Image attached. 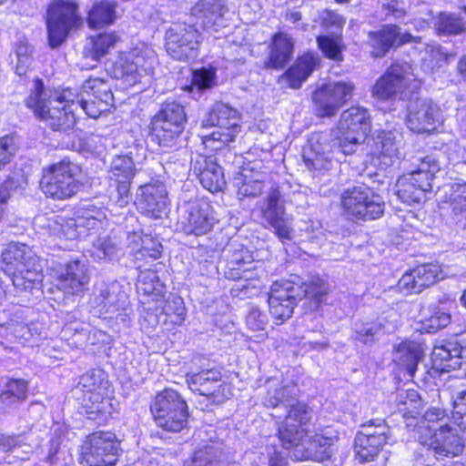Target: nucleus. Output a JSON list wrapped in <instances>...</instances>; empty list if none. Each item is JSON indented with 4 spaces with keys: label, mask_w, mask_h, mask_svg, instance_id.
<instances>
[{
    "label": "nucleus",
    "mask_w": 466,
    "mask_h": 466,
    "mask_svg": "<svg viewBox=\"0 0 466 466\" xmlns=\"http://www.w3.org/2000/svg\"><path fill=\"white\" fill-rule=\"evenodd\" d=\"M354 85L350 81L329 82L316 89L312 101L317 116H333L339 109L349 101L354 91Z\"/></svg>",
    "instance_id": "f8f14e48"
},
{
    "label": "nucleus",
    "mask_w": 466,
    "mask_h": 466,
    "mask_svg": "<svg viewBox=\"0 0 466 466\" xmlns=\"http://www.w3.org/2000/svg\"><path fill=\"white\" fill-rule=\"evenodd\" d=\"M77 5L72 1L54 2L47 11L48 43L52 48L59 46L68 32L76 24Z\"/></svg>",
    "instance_id": "ddd939ff"
},
{
    "label": "nucleus",
    "mask_w": 466,
    "mask_h": 466,
    "mask_svg": "<svg viewBox=\"0 0 466 466\" xmlns=\"http://www.w3.org/2000/svg\"><path fill=\"white\" fill-rule=\"evenodd\" d=\"M216 84V71L212 67L196 69L192 75V85L200 90L209 89Z\"/></svg>",
    "instance_id": "052dcab7"
},
{
    "label": "nucleus",
    "mask_w": 466,
    "mask_h": 466,
    "mask_svg": "<svg viewBox=\"0 0 466 466\" xmlns=\"http://www.w3.org/2000/svg\"><path fill=\"white\" fill-rule=\"evenodd\" d=\"M285 409H288V414L283 423L289 427L304 429L310 420L311 410L304 403L293 401Z\"/></svg>",
    "instance_id": "de8ad7c7"
},
{
    "label": "nucleus",
    "mask_w": 466,
    "mask_h": 466,
    "mask_svg": "<svg viewBox=\"0 0 466 466\" xmlns=\"http://www.w3.org/2000/svg\"><path fill=\"white\" fill-rule=\"evenodd\" d=\"M128 304L127 293L116 281L96 285L90 300L92 312L98 317L108 315L112 318L113 315L126 310Z\"/></svg>",
    "instance_id": "2eb2a0df"
},
{
    "label": "nucleus",
    "mask_w": 466,
    "mask_h": 466,
    "mask_svg": "<svg viewBox=\"0 0 466 466\" xmlns=\"http://www.w3.org/2000/svg\"><path fill=\"white\" fill-rule=\"evenodd\" d=\"M370 433H358L355 438V457L360 462H368L374 460L385 445L381 437L371 438Z\"/></svg>",
    "instance_id": "a19ab883"
},
{
    "label": "nucleus",
    "mask_w": 466,
    "mask_h": 466,
    "mask_svg": "<svg viewBox=\"0 0 466 466\" xmlns=\"http://www.w3.org/2000/svg\"><path fill=\"white\" fill-rule=\"evenodd\" d=\"M163 312L169 318L171 323L180 325L184 321L186 315V309L182 299L174 297L172 299L167 300Z\"/></svg>",
    "instance_id": "bf43d9fd"
},
{
    "label": "nucleus",
    "mask_w": 466,
    "mask_h": 466,
    "mask_svg": "<svg viewBox=\"0 0 466 466\" xmlns=\"http://www.w3.org/2000/svg\"><path fill=\"white\" fill-rule=\"evenodd\" d=\"M294 43L286 34H277L272 42L270 56L266 63L267 67L283 68L293 54Z\"/></svg>",
    "instance_id": "e433bc0d"
},
{
    "label": "nucleus",
    "mask_w": 466,
    "mask_h": 466,
    "mask_svg": "<svg viewBox=\"0 0 466 466\" xmlns=\"http://www.w3.org/2000/svg\"><path fill=\"white\" fill-rule=\"evenodd\" d=\"M239 115L228 104L216 103L202 120V127H216L218 129L209 135H202V143L210 151L223 148L234 141L240 132Z\"/></svg>",
    "instance_id": "39448f33"
},
{
    "label": "nucleus",
    "mask_w": 466,
    "mask_h": 466,
    "mask_svg": "<svg viewBox=\"0 0 466 466\" xmlns=\"http://www.w3.org/2000/svg\"><path fill=\"white\" fill-rule=\"evenodd\" d=\"M187 383L193 392L209 396L215 392L221 373L216 369H205L198 372H189L186 376Z\"/></svg>",
    "instance_id": "72a5a7b5"
},
{
    "label": "nucleus",
    "mask_w": 466,
    "mask_h": 466,
    "mask_svg": "<svg viewBox=\"0 0 466 466\" xmlns=\"http://www.w3.org/2000/svg\"><path fill=\"white\" fill-rule=\"evenodd\" d=\"M268 324V319L265 312L258 307H250L246 316V325L253 331L265 330Z\"/></svg>",
    "instance_id": "338daca9"
},
{
    "label": "nucleus",
    "mask_w": 466,
    "mask_h": 466,
    "mask_svg": "<svg viewBox=\"0 0 466 466\" xmlns=\"http://www.w3.org/2000/svg\"><path fill=\"white\" fill-rule=\"evenodd\" d=\"M449 204V220L451 223L466 228V183H454L445 193Z\"/></svg>",
    "instance_id": "2f4dec72"
},
{
    "label": "nucleus",
    "mask_w": 466,
    "mask_h": 466,
    "mask_svg": "<svg viewBox=\"0 0 466 466\" xmlns=\"http://www.w3.org/2000/svg\"><path fill=\"white\" fill-rule=\"evenodd\" d=\"M137 205L138 209L154 218H161L167 205V193L163 183L154 182L139 187Z\"/></svg>",
    "instance_id": "5701e85b"
},
{
    "label": "nucleus",
    "mask_w": 466,
    "mask_h": 466,
    "mask_svg": "<svg viewBox=\"0 0 466 466\" xmlns=\"http://www.w3.org/2000/svg\"><path fill=\"white\" fill-rule=\"evenodd\" d=\"M359 433H370V437H381L384 439V443H393L396 440L393 438L390 427L386 424L384 420L376 419L370 420L362 425V431Z\"/></svg>",
    "instance_id": "6e6d98bb"
},
{
    "label": "nucleus",
    "mask_w": 466,
    "mask_h": 466,
    "mask_svg": "<svg viewBox=\"0 0 466 466\" xmlns=\"http://www.w3.org/2000/svg\"><path fill=\"white\" fill-rule=\"evenodd\" d=\"M135 175V166L128 156H117L113 158L110 167V178L130 181Z\"/></svg>",
    "instance_id": "3c124183"
},
{
    "label": "nucleus",
    "mask_w": 466,
    "mask_h": 466,
    "mask_svg": "<svg viewBox=\"0 0 466 466\" xmlns=\"http://www.w3.org/2000/svg\"><path fill=\"white\" fill-rule=\"evenodd\" d=\"M370 128V116L366 108L351 106L343 111L335 130L309 135L302 151L306 167L313 176L325 174L331 168L334 149L344 155L354 153Z\"/></svg>",
    "instance_id": "f257e3e1"
},
{
    "label": "nucleus",
    "mask_w": 466,
    "mask_h": 466,
    "mask_svg": "<svg viewBox=\"0 0 466 466\" xmlns=\"http://www.w3.org/2000/svg\"><path fill=\"white\" fill-rule=\"evenodd\" d=\"M442 279V270L435 263L423 264L406 272L399 280V289L405 293H420L426 288Z\"/></svg>",
    "instance_id": "412c9836"
},
{
    "label": "nucleus",
    "mask_w": 466,
    "mask_h": 466,
    "mask_svg": "<svg viewBox=\"0 0 466 466\" xmlns=\"http://www.w3.org/2000/svg\"><path fill=\"white\" fill-rule=\"evenodd\" d=\"M25 103L37 118L46 122L55 131H68L76 123L78 104H76L75 92L70 88L57 93L46 88L43 81L36 78Z\"/></svg>",
    "instance_id": "f03ea898"
},
{
    "label": "nucleus",
    "mask_w": 466,
    "mask_h": 466,
    "mask_svg": "<svg viewBox=\"0 0 466 466\" xmlns=\"http://www.w3.org/2000/svg\"><path fill=\"white\" fill-rule=\"evenodd\" d=\"M192 170L201 185L211 192L221 191L226 185L221 167L212 157L198 155L192 159Z\"/></svg>",
    "instance_id": "b1692460"
},
{
    "label": "nucleus",
    "mask_w": 466,
    "mask_h": 466,
    "mask_svg": "<svg viewBox=\"0 0 466 466\" xmlns=\"http://www.w3.org/2000/svg\"><path fill=\"white\" fill-rule=\"evenodd\" d=\"M267 175L252 173L251 169L244 167L240 177L237 178L238 196L240 198H255L261 194Z\"/></svg>",
    "instance_id": "ea45409f"
},
{
    "label": "nucleus",
    "mask_w": 466,
    "mask_h": 466,
    "mask_svg": "<svg viewBox=\"0 0 466 466\" xmlns=\"http://www.w3.org/2000/svg\"><path fill=\"white\" fill-rule=\"evenodd\" d=\"M444 419V411L439 408L429 409L416 427V432L420 442L428 443L429 438L439 431Z\"/></svg>",
    "instance_id": "c03bdc74"
},
{
    "label": "nucleus",
    "mask_w": 466,
    "mask_h": 466,
    "mask_svg": "<svg viewBox=\"0 0 466 466\" xmlns=\"http://www.w3.org/2000/svg\"><path fill=\"white\" fill-rule=\"evenodd\" d=\"M92 256L96 259L111 261L117 258L121 254L119 243L112 238H99L93 244Z\"/></svg>",
    "instance_id": "49530a36"
},
{
    "label": "nucleus",
    "mask_w": 466,
    "mask_h": 466,
    "mask_svg": "<svg viewBox=\"0 0 466 466\" xmlns=\"http://www.w3.org/2000/svg\"><path fill=\"white\" fill-rule=\"evenodd\" d=\"M463 349L457 340H444L434 346L431 355L432 359L441 362L449 361L452 359L461 358Z\"/></svg>",
    "instance_id": "603ef678"
},
{
    "label": "nucleus",
    "mask_w": 466,
    "mask_h": 466,
    "mask_svg": "<svg viewBox=\"0 0 466 466\" xmlns=\"http://www.w3.org/2000/svg\"><path fill=\"white\" fill-rule=\"evenodd\" d=\"M81 167L67 157L43 169L40 187L51 198L64 200L72 198L80 187Z\"/></svg>",
    "instance_id": "423d86ee"
},
{
    "label": "nucleus",
    "mask_w": 466,
    "mask_h": 466,
    "mask_svg": "<svg viewBox=\"0 0 466 466\" xmlns=\"http://www.w3.org/2000/svg\"><path fill=\"white\" fill-rule=\"evenodd\" d=\"M119 37L114 32L99 34L87 39L83 55L86 58L98 61L114 48Z\"/></svg>",
    "instance_id": "4c0bfd02"
},
{
    "label": "nucleus",
    "mask_w": 466,
    "mask_h": 466,
    "mask_svg": "<svg viewBox=\"0 0 466 466\" xmlns=\"http://www.w3.org/2000/svg\"><path fill=\"white\" fill-rule=\"evenodd\" d=\"M156 56L148 54H120L112 67V76L122 80L126 86H134L140 81L141 71L146 74L153 72Z\"/></svg>",
    "instance_id": "dca6fc26"
},
{
    "label": "nucleus",
    "mask_w": 466,
    "mask_h": 466,
    "mask_svg": "<svg viewBox=\"0 0 466 466\" xmlns=\"http://www.w3.org/2000/svg\"><path fill=\"white\" fill-rule=\"evenodd\" d=\"M32 47L26 43H19L15 48L17 58L15 73L24 76L32 63Z\"/></svg>",
    "instance_id": "e2e57ef3"
},
{
    "label": "nucleus",
    "mask_w": 466,
    "mask_h": 466,
    "mask_svg": "<svg viewBox=\"0 0 466 466\" xmlns=\"http://www.w3.org/2000/svg\"><path fill=\"white\" fill-rule=\"evenodd\" d=\"M185 213L181 224L186 234L205 235L215 224L212 208L204 200L189 201L186 206Z\"/></svg>",
    "instance_id": "a211bd4d"
},
{
    "label": "nucleus",
    "mask_w": 466,
    "mask_h": 466,
    "mask_svg": "<svg viewBox=\"0 0 466 466\" xmlns=\"http://www.w3.org/2000/svg\"><path fill=\"white\" fill-rule=\"evenodd\" d=\"M157 425L167 431L177 432L187 422V406L177 391L166 389L159 392L150 406Z\"/></svg>",
    "instance_id": "0eeeda50"
},
{
    "label": "nucleus",
    "mask_w": 466,
    "mask_h": 466,
    "mask_svg": "<svg viewBox=\"0 0 466 466\" xmlns=\"http://www.w3.org/2000/svg\"><path fill=\"white\" fill-rule=\"evenodd\" d=\"M227 12L228 7L224 0H199L191 10L204 29L215 32L225 26L224 15Z\"/></svg>",
    "instance_id": "393cba45"
},
{
    "label": "nucleus",
    "mask_w": 466,
    "mask_h": 466,
    "mask_svg": "<svg viewBox=\"0 0 466 466\" xmlns=\"http://www.w3.org/2000/svg\"><path fill=\"white\" fill-rule=\"evenodd\" d=\"M408 127L416 133H431L443 122L441 108L429 99H417L408 108Z\"/></svg>",
    "instance_id": "f3484780"
},
{
    "label": "nucleus",
    "mask_w": 466,
    "mask_h": 466,
    "mask_svg": "<svg viewBox=\"0 0 466 466\" xmlns=\"http://www.w3.org/2000/svg\"><path fill=\"white\" fill-rule=\"evenodd\" d=\"M341 206L347 216L356 219H376L384 212L382 198L364 185L345 190Z\"/></svg>",
    "instance_id": "9d476101"
},
{
    "label": "nucleus",
    "mask_w": 466,
    "mask_h": 466,
    "mask_svg": "<svg viewBox=\"0 0 466 466\" xmlns=\"http://www.w3.org/2000/svg\"><path fill=\"white\" fill-rule=\"evenodd\" d=\"M117 461L118 441L113 432H93L81 445L80 463L84 466H116Z\"/></svg>",
    "instance_id": "1a4fd4ad"
},
{
    "label": "nucleus",
    "mask_w": 466,
    "mask_h": 466,
    "mask_svg": "<svg viewBox=\"0 0 466 466\" xmlns=\"http://www.w3.org/2000/svg\"><path fill=\"white\" fill-rule=\"evenodd\" d=\"M318 46L323 55L331 60L342 61L343 44L339 36L320 35L317 38Z\"/></svg>",
    "instance_id": "5fc2aeb1"
},
{
    "label": "nucleus",
    "mask_w": 466,
    "mask_h": 466,
    "mask_svg": "<svg viewBox=\"0 0 466 466\" xmlns=\"http://www.w3.org/2000/svg\"><path fill=\"white\" fill-rule=\"evenodd\" d=\"M321 59L314 53H305L284 74V78L292 88H299L304 81L320 66Z\"/></svg>",
    "instance_id": "c756f323"
},
{
    "label": "nucleus",
    "mask_w": 466,
    "mask_h": 466,
    "mask_svg": "<svg viewBox=\"0 0 466 466\" xmlns=\"http://www.w3.org/2000/svg\"><path fill=\"white\" fill-rule=\"evenodd\" d=\"M422 357L420 345L414 341H403L395 347L393 360L405 368L410 377H413L419 361Z\"/></svg>",
    "instance_id": "f704fd0d"
},
{
    "label": "nucleus",
    "mask_w": 466,
    "mask_h": 466,
    "mask_svg": "<svg viewBox=\"0 0 466 466\" xmlns=\"http://www.w3.org/2000/svg\"><path fill=\"white\" fill-rule=\"evenodd\" d=\"M451 419L461 430L466 431V391L459 392L455 398Z\"/></svg>",
    "instance_id": "0e129e2a"
},
{
    "label": "nucleus",
    "mask_w": 466,
    "mask_h": 466,
    "mask_svg": "<svg viewBox=\"0 0 466 466\" xmlns=\"http://www.w3.org/2000/svg\"><path fill=\"white\" fill-rule=\"evenodd\" d=\"M263 218L274 229L280 240H290L293 238V228L290 222L284 218V206L278 188H272L261 208Z\"/></svg>",
    "instance_id": "6ab92c4d"
},
{
    "label": "nucleus",
    "mask_w": 466,
    "mask_h": 466,
    "mask_svg": "<svg viewBox=\"0 0 466 466\" xmlns=\"http://www.w3.org/2000/svg\"><path fill=\"white\" fill-rule=\"evenodd\" d=\"M160 286L159 278L154 270L147 269L140 272L137 289H141L145 294H151L155 290H158Z\"/></svg>",
    "instance_id": "774afa93"
},
{
    "label": "nucleus",
    "mask_w": 466,
    "mask_h": 466,
    "mask_svg": "<svg viewBox=\"0 0 466 466\" xmlns=\"http://www.w3.org/2000/svg\"><path fill=\"white\" fill-rule=\"evenodd\" d=\"M157 115L170 122L177 123L182 126H184L186 122L184 107L175 101L166 102Z\"/></svg>",
    "instance_id": "680f3d73"
},
{
    "label": "nucleus",
    "mask_w": 466,
    "mask_h": 466,
    "mask_svg": "<svg viewBox=\"0 0 466 466\" xmlns=\"http://www.w3.org/2000/svg\"><path fill=\"white\" fill-rule=\"evenodd\" d=\"M296 386L292 383L282 385L277 380H270L264 404L268 407L277 408L282 405L284 408L295 401Z\"/></svg>",
    "instance_id": "58836bf2"
},
{
    "label": "nucleus",
    "mask_w": 466,
    "mask_h": 466,
    "mask_svg": "<svg viewBox=\"0 0 466 466\" xmlns=\"http://www.w3.org/2000/svg\"><path fill=\"white\" fill-rule=\"evenodd\" d=\"M396 187V195L403 203L408 205L420 203L423 198L424 193L410 180L407 174L398 180Z\"/></svg>",
    "instance_id": "09e8293b"
},
{
    "label": "nucleus",
    "mask_w": 466,
    "mask_h": 466,
    "mask_svg": "<svg viewBox=\"0 0 466 466\" xmlns=\"http://www.w3.org/2000/svg\"><path fill=\"white\" fill-rule=\"evenodd\" d=\"M420 86L412 65L408 62L393 63L372 86V96L387 100L397 96H406V92H413Z\"/></svg>",
    "instance_id": "6e6552de"
},
{
    "label": "nucleus",
    "mask_w": 466,
    "mask_h": 466,
    "mask_svg": "<svg viewBox=\"0 0 466 466\" xmlns=\"http://www.w3.org/2000/svg\"><path fill=\"white\" fill-rule=\"evenodd\" d=\"M328 293V285L319 278H313L308 283L299 285L290 279L275 281L270 288L268 297L269 312L272 318L280 323L292 316L294 307L302 299L312 300L313 309Z\"/></svg>",
    "instance_id": "7ed1b4c3"
},
{
    "label": "nucleus",
    "mask_w": 466,
    "mask_h": 466,
    "mask_svg": "<svg viewBox=\"0 0 466 466\" xmlns=\"http://www.w3.org/2000/svg\"><path fill=\"white\" fill-rule=\"evenodd\" d=\"M383 326L381 322L374 321L370 323L355 324V338L360 342L372 343L377 338Z\"/></svg>",
    "instance_id": "4d7b16f0"
},
{
    "label": "nucleus",
    "mask_w": 466,
    "mask_h": 466,
    "mask_svg": "<svg viewBox=\"0 0 466 466\" xmlns=\"http://www.w3.org/2000/svg\"><path fill=\"white\" fill-rule=\"evenodd\" d=\"M400 140L391 131H380L372 138L371 155L380 159L385 167H390L400 158Z\"/></svg>",
    "instance_id": "cd10ccee"
},
{
    "label": "nucleus",
    "mask_w": 466,
    "mask_h": 466,
    "mask_svg": "<svg viewBox=\"0 0 466 466\" xmlns=\"http://www.w3.org/2000/svg\"><path fill=\"white\" fill-rule=\"evenodd\" d=\"M183 129L184 126L156 115L151 120L150 137L159 147H170L175 145Z\"/></svg>",
    "instance_id": "473e14b6"
},
{
    "label": "nucleus",
    "mask_w": 466,
    "mask_h": 466,
    "mask_svg": "<svg viewBox=\"0 0 466 466\" xmlns=\"http://www.w3.org/2000/svg\"><path fill=\"white\" fill-rule=\"evenodd\" d=\"M102 376L101 370H88L79 378L76 386L82 391L89 393L88 400L92 402V406L89 407L87 403H85V407L90 410L88 411L90 414L103 412L107 403V401L103 400L98 391L102 385Z\"/></svg>",
    "instance_id": "7c9ffc66"
},
{
    "label": "nucleus",
    "mask_w": 466,
    "mask_h": 466,
    "mask_svg": "<svg viewBox=\"0 0 466 466\" xmlns=\"http://www.w3.org/2000/svg\"><path fill=\"white\" fill-rule=\"evenodd\" d=\"M1 269L17 290L39 289L44 279L40 259L26 244L10 243L2 252Z\"/></svg>",
    "instance_id": "20e7f679"
},
{
    "label": "nucleus",
    "mask_w": 466,
    "mask_h": 466,
    "mask_svg": "<svg viewBox=\"0 0 466 466\" xmlns=\"http://www.w3.org/2000/svg\"><path fill=\"white\" fill-rule=\"evenodd\" d=\"M441 170L438 160L431 156H427L420 160L416 170L407 174L410 180L423 193L432 189V181L436 173Z\"/></svg>",
    "instance_id": "c9c22d12"
},
{
    "label": "nucleus",
    "mask_w": 466,
    "mask_h": 466,
    "mask_svg": "<svg viewBox=\"0 0 466 466\" xmlns=\"http://www.w3.org/2000/svg\"><path fill=\"white\" fill-rule=\"evenodd\" d=\"M254 258L250 251L246 248H241L240 249L235 250L233 252L228 262L231 268L229 278L245 280V283L237 284L238 289L245 290V295L254 294L252 291H249L250 289H257V287L251 286L250 283L256 275L252 271V269H255V268L247 267L248 265L252 264Z\"/></svg>",
    "instance_id": "a878e982"
},
{
    "label": "nucleus",
    "mask_w": 466,
    "mask_h": 466,
    "mask_svg": "<svg viewBox=\"0 0 466 466\" xmlns=\"http://www.w3.org/2000/svg\"><path fill=\"white\" fill-rule=\"evenodd\" d=\"M116 4L113 1L95 3L87 16L88 25L92 28L102 27L114 23Z\"/></svg>",
    "instance_id": "37998d69"
},
{
    "label": "nucleus",
    "mask_w": 466,
    "mask_h": 466,
    "mask_svg": "<svg viewBox=\"0 0 466 466\" xmlns=\"http://www.w3.org/2000/svg\"><path fill=\"white\" fill-rule=\"evenodd\" d=\"M35 226L44 230V234L61 239H75L78 237L76 221L60 215L37 216L35 218Z\"/></svg>",
    "instance_id": "bb28decb"
},
{
    "label": "nucleus",
    "mask_w": 466,
    "mask_h": 466,
    "mask_svg": "<svg viewBox=\"0 0 466 466\" xmlns=\"http://www.w3.org/2000/svg\"><path fill=\"white\" fill-rule=\"evenodd\" d=\"M189 466H238V464L227 461L221 449L212 444L198 449Z\"/></svg>",
    "instance_id": "79ce46f5"
},
{
    "label": "nucleus",
    "mask_w": 466,
    "mask_h": 466,
    "mask_svg": "<svg viewBox=\"0 0 466 466\" xmlns=\"http://www.w3.org/2000/svg\"><path fill=\"white\" fill-rule=\"evenodd\" d=\"M75 101L78 104V109H82L91 118H97L110 110L114 96L106 82L90 77L82 85L81 93H75Z\"/></svg>",
    "instance_id": "9b49d317"
},
{
    "label": "nucleus",
    "mask_w": 466,
    "mask_h": 466,
    "mask_svg": "<svg viewBox=\"0 0 466 466\" xmlns=\"http://www.w3.org/2000/svg\"><path fill=\"white\" fill-rule=\"evenodd\" d=\"M421 326L428 333H434L451 322V315L439 306H431L421 312Z\"/></svg>",
    "instance_id": "a18cd8bd"
},
{
    "label": "nucleus",
    "mask_w": 466,
    "mask_h": 466,
    "mask_svg": "<svg viewBox=\"0 0 466 466\" xmlns=\"http://www.w3.org/2000/svg\"><path fill=\"white\" fill-rule=\"evenodd\" d=\"M423 444L432 447L440 457L457 456L463 450L461 439L447 424L441 425L439 431L429 438L428 443Z\"/></svg>",
    "instance_id": "c85d7f7f"
},
{
    "label": "nucleus",
    "mask_w": 466,
    "mask_h": 466,
    "mask_svg": "<svg viewBox=\"0 0 466 466\" xmlns=\"http://www.w3.org/2000/svg\"><path fill=\"white\" fill-rule=\"evenodd\" d=\"M420 40V37H415L408 32L401 33L400 28L395 25H387L376 32L369 33V43L373 48V56L377 57L385 56L395 46Z\"/></svg>",
    "instance_id": "4be33fe9"
},
{
    "label": "nucleus",
    "mask_w": 466,
    "mask_h": 466,
    "mask_svg": "<svg viewBox=\"0 0 466 466\" xmlns=\"http://www.w3.org/2000/svg\"><path fill=\"white\" fill-rule=\"evenodd\" d=\"M58 288L68 295H78L83 292L90 280V273L86 264L74 260L59 266L56 270Z\"/></svg>",
    "instance_id": "aec40b11"
},
{
    "label": "nucleus",
    "mask_w": 466,
    "mask_h": 466,
    "mask_svg": "<svg viewBox=\"0 0 466 466\" xmlns=\"http://www.w3.org/2000/svg\"><path fill=\"white\" fill-rule=\"evenodd\" d=\"M304 432V429L289 427L283 423L279 430V439L285 449L297 447L302 441Z\"/></svg>",
    "instance_id": "13d9d810"
},
{
    "label": "nucleus",
    "mask_w": 466,
    "mask_h": 466,
    "mask_svg": "<svg viewBox=\"0 0 466 466\" xmlns=\"http://www.w3.org/2000/svg\"><path fill=\"white\" fill-rule=\"evenodd\" d=\"M166 50L176 60L194 58L201 42L199 32L190 25H174L166 33Z\"/></svg>",
    "instance_id": "4468645a"
},
{
    "label": "nucleus",
    "mask_w": 466,
    "mask_h": 466,
    "mask_svg": "<svg viewBox=\"0 0 466 466\" xmlns=\"http://www.w3.org/2000/svg\"><path fill=\"white\" fill-rule=\"evenodd\" d=\"M439 35H457L463 31L462 18L454 14L441 13L435 24Z\"/></svg>",
    "instance_id": "864d4df0"
},
{
    "label": "nucleus",
    "mask_w": 466,
    "mask_h": 466,
    "mask_svg": "<svg viewBox=\"0 0 466 466\" xmlns=\"http://www.w3.org/2000/svg\"><path fill=\"white\" fill-rule=\"evenodd\" d=\"M26 397L27 383L23 380H11L1 393L0 401L6 406H12L25 400Z\"/></svg>",
    "instance_id": "8fccbe9b"
},
{
    "label": "nucleus",
    "mask_w": 466,
    "mask_h": 466,
    "mask_svg": "<svg viewBox=\"0 0 466 466\" xmlns=\"http://www.w3.org/2000/svg\"><path fill=\"white\" fill-rule=\"evenodd\" d=\"M134 238H137V235H134ZM137 238L140 239L139 253L143 257L157 259L161 256L162 245L159 241L149 235L137 236Z\"/></svg>",
    "instance_id": "69168bd1"
}]
</instances>
